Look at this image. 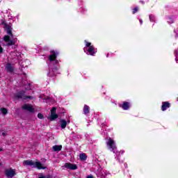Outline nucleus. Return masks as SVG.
<instances>
[{
	"instance_id": "nucleus-1",
	"label": "nucleus",
	"mask_w": 178,
	"mask_h": 178,
	"mask_svg": "<svg viewBox=\"0 0 178 178\" xmlns=\"http://www.w3.org/2000/svg\"><path fill=\"white\" fill-rule=\"evenodd\" d=\"M1 24L3 26V29H4L5 31L8 34V35H5L3 38L6 45H7V47L13 45L12 48H17V45L15 44L17 42V38H13V34L12 33V23H8L3 20L1 22Z\"/></svg>"
},
{
	"instance_id": "nucleus-2",
	"label": "nucleus",
	"mask_w": 178,
	"mask_h": 178,
	"mask_svg": "<svg viewBox=\"0 0 178 178\" xmlns=\"http://www.w3.org/2000/svg\"><path fill=\"white\" fill-rule=\"evenodd\" d=\"M86 45L83 48L84 52L87 54V55H91V56H94L95 54H97V49L94 47V46L91 45V42H87V40H85Z\"/></svg>"
},
{
	"instance_id": "nucleus-3",
	"label": "nucleus",
	"mask_w": 178,
	"mask_h": 178,
	"mask_svg": "<svg viewBox=\"0 0 178 178\" xmlns=\"http://www.w3.org/2000/svg\"><path fill=\"white\" fill-rule=\"evenodd\" d=\"M24 166H32V168H37V169H47V167L42 166V164L38 161L34 162L33 160H26L23 161Z\"/></svg>"
},
{
	"instance_id": "nucleus-4",
	"label": "nucleus",
	"mask_w": 178,
	"mask_h": 178,
	"mask_svg": "<svg viewBox=\"0 0 178 178\" xmlns=\"http://www.w3.org/2000/svg\"><path fill=\"white\" fill-rule=\"evenodd\" d=\"M106 145L108 147V149L113 152V154L118 152V148L116 147V145L115 144V140H113L112 138H109L108 139V141L106 142Z\"/></svg>"
},
{
	"instance_id": "nucleus-5",
	"label": "nucleus",
	"mask_w": 178,
	"mask_h": 178,
	"mask_svg": "<svg viewBox=\"0 0 178 178\" xmlns=\"http://www.w3.org/2000/svg\"><path fill=\"white\" fill-rule=\"evenodd\" d=\"M58 66L55 65L53 67H51L49 70V72L47 74V76H49V77H54L55 74H56V72H58Z\"/></svg>"
},
{
	"instance_id": "nucleus-6",
	"label": "nucleus",
	"mask_w": 178,
	"mask_h": 178,
	"mask_svg": "<svg viewBox=\"0 0 178 178\" xmlns=\"http://www.w3.org/2000/svg\"><path fill=\"white\" fill-rule=\"evenodd\" d=\"M6 176L8 178H12L16 176V170L13 169H8L6 170Z\"/></svg>"
},
{
	"instance_id": "nucleus-7",
	"label": "nucleus",
	"mask_w": 178,
	"mask_h": 178,
	"mask_svg": "<svg viewBox=\"0 0 178 178\" xmlns=\"http://www.w3.org/2000/svg\"><path fill=\"white\" fill-rule=\"evenodd\" d=\"M64 168L69 169L70 170H77V165L72 163H67L64 165Z\"/></svg>"
},
{
	"instance_id": "nucleus-8",
	"label": "nucleus",
	"mask_w": 178,
	"mask_h": 178,
	"mask_svg": "<svg viewBox=\"0 0 178 178\" xmlns=\"http://www.w3.org/2000/svg\"><path fill=\"white\" fill-rule=\"evenodd\" d=\"M58 55V52H55V51H51V54L49 56V60H50V62H55L56 64L58 63V60H56L55 59H56V56Z\"/></svg>"
},
{
	"instance_id": "nucleus-9",
	"label": "nucleus",
	"mask_w": 178,
	"mask_h": 178,
	"mask_svg": "<svg viewBox=\"0 0 178 178\" xmlns=\"http://www.w3.org/2000/svg\"><path fill=\"white\" fill-rule=\"evenodd\" d=\"M55 119H58V115H56V108L54 107L51 110L50 120H55Z\"/></svg>"
},
{
	"instance_id": "nucleus-10",
	"label": "nucleus",
	"mask_w": 178,
	"mask_h": 178,
	"mask_svg": "<svg viewBox=\"0 0 178 178\" xmlns=\"http://www.w3.org/2000/svg\"><path fill=\"white\" fill-rule=\"evenodd\" d=\"M22 109H24L25 111H28V112H34V108H33V106L30 104H25L22 106Z\"/></svg>"
},
{
	"instance_id": "nucleus-11",
	"label": "nucleus",
	"mask_w": 178,
	"mask_h": 178,
	"mask_svg": "<svg viewBox=\"0 0 178 178\" xmlns=\"http://www.w3.org/2000/svg\"><path fill=\"white\" fill-rule=\"evenodd\" d=\"M60 127L61 129H66V126L70 123V120L65 121V120L62 119L60 120Z\"/></svg>"
},
{
	"instance_id": "nucleus-12",
	"label": "nucleus",
	"mask_w": 178,
	"mask_h": 178,
	"mask_svg": "<svg viewBox=\"0 0 178 178\" xmlns=\"http://www.w3.org/2000/svg\"><path fill=\"white\" fill-rule=\"evenodd\" d=\"M6 70L8 73H13V72H15V68L10 63L7 64L6 66Z\"/></svg>"
},
{
	"instance_id": "nucleus-13",
	"label": "nucleus",
	"mask_w": 178,
	"mask_h": 178,
	"mask_svg": "<svg viewBox=\"0 0 178 178\" xmlns=\"http://www.w3.org/2000/svg\"><path fill=\"white\" fill-rule=\"evenodd\" d=\"M162 106H161V110L163 111H166V109H168V108H170V104L168 102H164L162 103Z\"/></svg>"
},
{
	"instance_id": "nucleus-14",
	"label": "nucleus",
	"mask_w": 178,
	"mask_h": 178,
	"mask_svg": "<svg viewBox=\"0 0 178 178\" xmlns=\"http://www.w3.org/2000/svg\"><path fill=\"white\" fill-rule=\"evenodd\" d=\"M121 108L124 109V111H127L130 108V104L127 102H124L122 105Z\"/></svg>"
},
{
	"instance_id": "nucleus-15",
	"label": "nucleus",
	"mask_w": 178,
	"mask_h": 178,
	"mask_svg": "<svg viewBox=\"0 0 178 178\" xmlns=\"http://www.w3.org/2000/svg\"><path fill=\"white\" fill-rule=\"evenodd\" d=\"M53 148V150L55 152H58V151H61L62 150V145H54L52 147Z\"/></svg>"
},
{
	"instance_id": "nucleus-16",
	"label": "nucleus",
	"mask_w": 178,
	"mask_h": 178,
	"mask_svg": "<svg viewBox=\"0 0 178 178\" xmlns=\"http://www.w3.org/2000/svg\"><path fill=\"white\" fill-rule=\"evenodd\" d=\"M83 113L84 115H88L90 113V106L85 105L83 107Z\"/></svg>"
},
{
	"instance_id": "nucleus-17",
	"label": "nucleus",
	"mask_w": 178,
	"mask_h": 178,
	"mask_svg": "<svg viewBox=\"0 0 178 178\" xmlns=\"http://www.w3.org/2000/svg\"><path fill=\"white\" fill-rule=\"evenodd\" d=\"M17 98L20 99L22 98L23 99H27V98L31 99V97H26L24 95H23V93H19L18 95H16Z\"/></svg>"
},
{
	"instance_id": "nucleus-18",
	"label": "nucleus",
	"mask_w": 178,
	"mask_h": 178,
	"mask_svg": "<svg viewBox=\"0 0 178 178\" xmlns=\"http://www.w3.org/2000/svg\"><path fill=\"white\" fill-rule=\"evenodd\" d=\"M79 159H81V161H86V159H87V155L84 153L81 154L79 155Z\"/></svg>"
},
{
	"instance_id": "nucleus-19",
	"label": "nucleus",
	"mask_w": 178,
	"mask_h": 178,
	"mask_svg": "<svg viewBox=\"0 0 178 178\" xmlns=\"http://www.w3.org/2000/svg\"><path fill=\"white\" fill-rule=\"evenodd\" d=\"M1 112L3 113V115H6V113H8V110L5 108H2L1 109Z\"/></svg>"
},
{
	"instance_id": "nucleus-20",
	"label": "nucleus",
	"mask_w": 178,
	"mask_h": 178,
	"mask_svg": "<svg viewBox=\"0 0 178 178\" xmlns=\"http://www.w3.org/2000/svg\"><path fill=\"white\" fill-rule=\"evenodd\" d=\"M149 20L150 22H155V17L152 15H149Z\"/></svg>"
},
{
	"instance_id": "nucleus-21",
	"label": "nucleus",
	"mask_w": 178,
	"mask_h": 178,
	"mask_svg": "<svg viewBox=\"0 0 178 178\" xmlns=\"http://www.w3.org/2000/svg\"><path fill=\"white\" fill-rule=\"evenodd\" d=\"M138 12V7H136L135 8L133 9V14L137 13Z\"/></svg>"
},
{
	"instance_id": "nucleus-22",
	"label": "nucleus",
	"mask_w": 178,
	"mask_h": 178,
	"mask_svg": "<svg viewBox=\"0 0 178 178\" xmlns=\"http://www.w3.org/2000/svg\"><path fill=\"white\" fill-rule=\"evenodd\" d=\"M30 86H31L30 83H29L28 85H26L25 86V89L26 90H30V88H31V87Z\"/></svg>"
},
{
	"instance_id": "nucleus-23",
	"label": "nucleus",
	"mask_w": 178,
	"mask_h": 178,
	"mask_svg": "<svg viewBox=\"0 0 178 178\" xmlns=\"http://www.w3.org/2000/svg\"><path fill=\"white\" fill-rule=\"evenodd\" d=\"M38 118L39 119H42V118H44V115L42 113H38Z\"/></svg>"
},
{
	"instance_id": "nucleus-24",
	"label": "nucleus",
	"mask_w": 178,
	"mask_h": 178,
	"mask_svg": "<svg viewBox=\"0 0 178 178\" xmlns=\"http://www.w3.org/2000/svg\"><path fill=\"white\" fill-rule=\"evenodd\" d=\"M175 55L176 56V58H175L176 63H178V58H177L178 53H176V51H175Z\"/></svg>"
},
{
	"instance_id": "nucleus-25",
	"label": "nucleus",
	"mask_w": 178,
	"mask_h": 178,
	"mask_svg": "<svg viewBox=\"0 0 178 178\" xmlns=\"http://www.w3.org/2000/svg\"><path fill=\"white\" fill-rule=\"evenodd\" d=\"M8 134L6 133V132H3L2 133V136H3V137H5V136H6Z\"/></svg>"
},
{
	"instance_id": "nucleus-26",
	"label": "nucleus",
	"mask_w": 178,
	"mask_h": 178,
	"mask_svg": "<svg viewBox=\"0 0 178 178\" xmlns=\"http://www.w3.org/2000/svg\"><path fill=\"white\" fill-rule=\"evenodd\" d=\"M86 178H94V177H92V175H89Z\"/></svg>"
},
{
	"instance_id": "nucleus-27",
	"label": "nucleus",
	"mask_w": 178,
	"mask_h": 178,
	"mask_svg": "<svg viewBox=\"0 0 178 178\" xmlns=\"http://www.w3.org/2000/svg\"><path fill=\"white\" fill-rule=\"evenodd\" d=\"M169 20L170 21H168V23H170H170H173V19H170Z\"/></svg>"
},
{
	"instance_id": "nucleus-28",
	"label": "nucleus",
	"mask_w": 178,
	"mask_h": 178,
	"mask_svg": "<svg viewBox=\"0 0 178 178\" xmlns=\"http://www.w3.org/2000/svg\"><path fill=\"white\" fill-rule=\"evenodd\" d=\"M139 22H140V24H143V19H140Z\"/></svg>"
},
{
	"instance_id": "nucleus-29",
	"label": "nucleus",
	"mask_w": 178,
	"mask_h": 178,
	"mask_svg": "<svg viewBox=\"0 0 178 178\" xmlns=\"http://www.w3.org/2000/svg\"><path fill=\"white\" fill-rule=\"evenodd\" d=\"M2 51H3V49H2V47L1 48V52H2Z\"/></svg>"
},
{
	"instance_id": "nucleus-30",
	"label": "nucleus",
	"mask_w": 178,
	"mask_h": 178,
	"mask_svg": "<svg viewBox=\"0 0 178 178\" xmlns=\"http://www.w3.org/2000/svg\"><path fill=\"white\" fill-rule=\"evenodd\" d=\"M140 2H141V3H144V1H141Z\"/></svg>"
},
{
	"instance_id": "nucleus-31",
	"label": "nucleus",
	"mask_w": 178,
	"mask_h": 178,
	"mask_svg": "<svg viewBox=\"0 0 178 178\" xmlns=\"http://www.w3.org/2000/svg\"><path fill=\"white\" fill-rule=\"evenodd\" d=\"M177 101H178V97H177Z\"/></svg>"
}]
</instances>
